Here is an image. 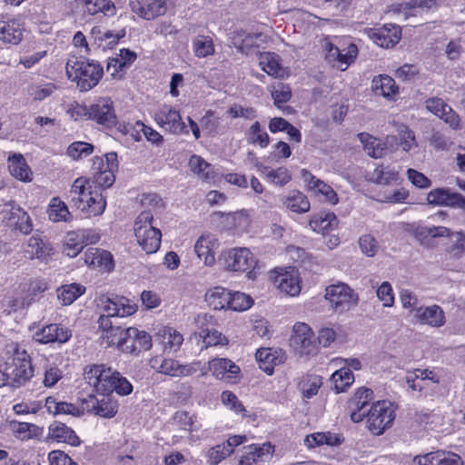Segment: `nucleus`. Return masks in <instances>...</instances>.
<instances>
[{"label":"nucleus","instance_id":"0e129e2a","mask_svg":"<svg viewBox=\"0 0 465 465\" xmlns=\"http://www.w3.org/2000/svg\"><path fill=\"white\" fill-rule=\"evenodd\" d=\"M358 54V48L354 44H351L346 53H342L341 50V57L337 58L335 62L339 63L337 66L344 71L347 69L348 65L354 61Z\"/></svg>","mask_w":465,"mask_h":465},{"label":"nucleus","instance_id":"a211bd4d","mask_svg":"<svg viewBox=\"0 0 465 465\" xmlns=\"http://www.w3.org/2000/svg\"><path fill=\"white\" fill-rule=\"evenodd\" d=\"M135 236L143 250L150 254L158 251L161 245L162 233L155 227H135Z\"/></svg>","mask_w":465,"mask_h":465},{"label":"nucleus","instance_id":"aec40b11","mask_svg":"<svg viewBox=\"0 0 465 465\" xmlns=\"http://www.w3.org/2000/svg\"><path fill=\"white\" fill-rule=\"evenodd\" d=\"M243 449L244 453L239 465H261L272 456L273 450L270 443H264L262 446L252 444Z\"/></svg>","mask_w":465,"mask_h":465},{"label":"nucleus","instance_id":"79ce46f5","mask_svg":"<svg viewBox=\"0 0 465 465\" xmlns=\"http://www.w3.org/2000/svg\"><path fill=\"white\" fill-rule=\"evenodd\" d=\"M84 242L78 235L77 231H72L67 232L64 240L63 252L71 257H76L81 251L84 249Z\"/></svg>","mask_w":465,"mask_h":465},{"label":"nucleus","instance_id":"e433bc0d","mask_svg":"<svg viewBox=\"0 0 465 465\" xmlns=\"http://www.w3.org/2000/svg\"><path fill=\"white\" fill-rule=\"evenodd\" d=\"M84 12L91 15L103 13L104 15L113 16L116 13L114 3L110 0H83Z\"/></svg>","mask_w":465,"mask_h":465},{"label":"nucleus","instance_id":"6ab92c4d","mask_svg":"<svg viewBox=\"0 0 465 465\" xmlns=\"http://www.w3.org/2000/svg\"><path fill=\"white\" fill-rule=\"evenodd\" d=\"M51 252L50 242L40 233L32 235L24 246L25 256L28 259H45Z\"/></svg>","mask_w":465,"mask_h":465},{"label":"nucleus","instance_id":"052dcab7","mask_svg":"<svg viewBox=\"0 0 465 465\" xmlns=\"http://www.w3.org/2000/svg\"><path fill=\"white\" fill-rule=\"evenodd\" d=\"M200 336L203 338V342L205 348L210 346H216L219 344L223 345L228 341L227 339L216 330L202 331Z\"/></svg>","mask_w":465,"mask_h":465},{"label":"nucleus","instance_id":"f704fd0d","mask_svg":"<svg viewBox=\"0 0 465 465\" xmlns=\"http://www.w3.org/2000/svg\"><path fill=\"white\" fill-rule=\"evenodd\" d=\"M231 292L223 287H215L206 293V301L214 310L230 309Z\"/></svg>","mask_w":465,"mask_h":465},{"label":"nucleus","instance_id":"72a5a7b5","mask_svg":"<svg viewBox=\"0 0 465 465\" xmlns=\"http://www.w3.org/2000/svg\"><path fill=\"white\" fill-rule=\"evenodd\" d=\"M83 206L84 207V211L90 215L96 216L104 212L106 207L105 198L96 186L94 190L88 192V198H86V202Z\"/></svg>","mask_w":465,"mask_h":465},{"label":"nucleus","instance_id":"774afa93","mask_svg":"<svg viewBox=\"0 0 465 465\" xmlns=\"http://www.w3.org/2000/svg\"><path fill=\"white\" fill-rule=\"evenodd\" d=\"M437 465H463V461L456 453L439 450Z\"/></svg>","mask_w":465,"mask_h":465},{"label":"nucleus","instance_id":"cd10ccee","mask_svg":"<svg viewBox=\"0 0 465 465\" xmlns=\"http://www.w3.org/2000/svg\"><path fill=\"white\" fill-rule=\"evenodd\" d=\"M8 169L12 176L22 181L30 182L32 172L22 154L14 153L8 157Z\"/></svg>","mask_w":465,"mask_h":465},{"label":"nucleus","instance_id":"69168bd1","mask_svg":"<svg viewBox=\"0 0 465 465\" xmlns=\"http://www.w3.org/2000/svg\"><path fill=\"white\" fill-rule=\"evenodd\" d=\"M222 401L236 413L245 411V409L237 396L230 391H225L221 395Z\"/></svg>","mask_w":465,"mask_h":465},{"label":"nucleus","instance_id":"20e7f679","mask_svg":"<svg viewBox=\"0 0 465 465\" xmlns=\"http://www.w3.org/2000/svg\"><path fill=\"white\" fill-rule=\"evenodd\" d=\"M9 382L13 387H20L26 383L34 375L31 359L25 350L15 348L11 362L5 363Z\"/></svg>","mask_w":465,"mask_h":465},{"label":"nucleus","instance_id":"9b49d317","mask_svg":"<svg viewBox=\"0 0 465 465\" xmlns=\"http://www.w3.org/2000/svg\"><path fill=\"white\" fill-rule=\"evenodd\" d=\"M86 401L89 411L103 418H113L118 411V402L114 394L109 391H95Z\"/></svg>","mask_w":465,"mask_h":465},{"label":"nucleus","instance_id":"f257e3e1","mask_svg":"<svg viewBox=\"0 0 465 465\" xmlns=\"http://www.w3.org/2000/svg\"><path fill=\"white\" fill-rule=\"evenodd\" d=\"M84 379L95 391H115L119 395H129L133 385L120 372L105 365H93L84 371Z\"/></svg>","mask_w":465,"mask_h":465},{"label":"nucleus","instance_id":"ddd939ff","mask_svg":"<svg viewBox=\"0 0 465 465\" xmlns=\"http://www.w3.org/2000/svg\"><path fill=\"white\" fill-rule=\"evenodd\" d=\"M223 260L225 269L233 272H245L254 262L252 254L247 248L229 250L223 253Z\"/></svg>","mask_w":465,"mask_h":465},{"label":"nucleus","instance_id":"6e6552de","mask_svg":"<svg viewBox=\"0 0 465 465\" xmlns=\"http://www.w3.org/2000/svg\"><path fill=\"white\" fill-rule=\"evenodd\" d=\"M202 375L204 376L209 371L213 375L221 381L228 383H236L240 380L241 369L229 359L214 358L208 362V367L199 366Z\"/></svg>","mask_w":465,"mask_h":465},{"label":"nucleus","instance_id":"5fc2aeb1","mask_svg":"<svg viewBox=\"0 0 465 465\" xmlns=\"http://www.w3.org/2000/svg\"><path fill=\"white\" fill-rule=\"evenodd\" d=\"M232 453V449L225 447V443L211 448L207 453V462L210 465H217Z\"/></svg>","mask_w":465,"mask_h":465},{"label":"nucleus","instance_id":"b1692460","mask_svg":"<svg viewBox=\"0 0 465 465\" xmlns=\"http://www.w3.org/2000/svg\"><path fill=\"white\" fill-rule=\"evenodd\" d=\"M24 26L20 19L0 21V40L17 45L23 38Z\"/></svg>","mask_w":465,"mask_h":465},{"label":"nucleus","instance_id":"4468645a","mask_svg":"<svg viewBox=\"0 0 465 465\" xmlns=\"http://www.w3.org/2000/svg\"><path fill=\"white\" fill-rule=\"evenodd\" d=\"M72 337V331L61 324L51 323L34 334L35 341L47 344L51 342L65 343Z\"/></svg>","mask_w":465,"mask_h":465},{"label":"nucleus","instance_id":"dca6fc26","mask_svg":"<svg viewBox=\"0 0 465 465\" xmlns=\"http://www.w3.org/2000/svg\"><path fill=\"white\" fill-rule=\"evenodd\" d=\"M428 203L465 209V197L449 188H437L427 195Z\"/></svg>","mask_w":465,"mask_h":465},{"label":"nucleus","instance_id":"de8ad7c7","mask_svg":"<svg viewBox=\"0 0 465 465\" xmlns=\"http://www.w3.org/2000/svg\"><path fill=\"white\" fill-rule=\"evenodd\" d=\"M256 359L261 363H263L265 366L261 368L269 374L272 375L273 373V365H277L281 362V359L276 357L272 351L271 349L262 348L257 351Z\"/></svg>","mask_w":465,"mask_h":465},{"label":"nucleus","instance_id":"37998d69","mask_svg":"<svg viewBox=\"0 0 465 465\" xmlns=\"http://www.w3.org/2000/svg\"><path fill=\"white\" fill-rule=\"evenodd\" d=\"M48 217L52 222L68 221L70 213L67 206L57 198L52 199L48 208Z\"/></svg>","mask_w":465,"mask_h":465},{"label":"nucleus","instance_id":"ea45409f","mask_svg":"<svg viewBox=\"0 0 465 465\" xmlns=\"http://www.w3.org/2000/svg\"><path fill=\"white\" fill-rule=\"evenodd\" d=\"M85 291V288L79 283H71L62 286L57 290L58 299L62 301L63 305H70Z\"/></svg>","mask_w":465,"mask_h":465},{"label":"nucleus","instance_id":"423d86ee","mask_svg":"<svg viewBox=\"0 0 465 465\" xmlns=\"http://www.w3.org/2000/svg\"><path fill=\"white\" fill-rule=\"evenodd\" d=\"M290 344L300 355H314L318 352V343L310 326L298 322L293 326Z\"/></svg>","mask_w":465,"mask_h":465},{"label":"nucleus","instance_id":"49530a36","mask_svg":"<svg viewBox=\"0 0 465 465\" xmlns=\"http://www.w3.org/2000/svg\"><path fill=\"white\" fill-rule=\"evenodd\" d=\"M145 20H153L167 12V0H144Z\"/></svg>","mask_w":465,"mask_h":465},{"label":"nucleus","instance_id":"2f4dec72","mask_svg":"<svg viewBox=\"0 0 465 465\" xmlns=\"http://www.w3.org/2000/svg\"><path fill=\"white\" fill-rule=\"evenodd\" d=\"M309 225L314 232L327 234L337 227L338 220L333 213H321L314 216Z\"/></svg>","mask_w":465,"mask_h":465},{"label":"nucleus","instance_id":"6e6d98bb","mask_svg":"<svg viewBox=\"0 0 465 465\" xmlns=\"http://www.w3.org/2000/svg\"><path fill=\"white\" fill-rule=\"evenodd\" d=\"M252 299L242 292H231L230 309L237 312H242L251 308Z\"/></svg>","mask_w":465,"mask_h":465},{"label":"nucleus","instance_id":"680f3d73","mask_svg":"<svg viewBox=\"0 0 465 465\" xmlns=\"http://www.w3.org/2000/svg\"><path fill=\"white\" fill-rule=\"evenodd\" d=\"M63 377L62 371L55 365H46L44 374L43 384L51 388L54 387Z\"/></svg>","mask_w":465,"mask_h":465},{"label":"nucleus","instance_id":"a18cd8bd","mask_svg":"<svg viewBox=\"0 0 465 465\" xmlns=\"http://www.w3.org/2000/svg\"><path fill=\"white\" fill-rule=\"evenodd\" d=\"M398 178V172L392 168H390L389 166H379L373 171L371 174V180L373 182L384 185L396 182Z\"/></svg>","mask_w":465,"mask_h":465},{"label":"nucleus","instance_id":"f03ea898","mask_svg":"<svg viewBox=\"0 0 465 465\" xmlns=\"http://www.w3.org/2000/svg\"><path fill=\"white\" fill-rule=\"evenodd\" d=\"M66 74L69 78L77 82V86L82 92L94 88L102 78L103 67L94 61H72L66 64Z\"/></svg>","mask_w":465,"mask_h":465},{"label":"nucleus","instance_id":"2eb2a0df","mask_svg":"<svg viewBox=\"0 0 465 465\" xmlns=\"http://www.w3.org/2000/svg\"><path fill=\"white\" fill-rule=\"evenodd\" d=\"M157 360L152 361V366L157 370L158 372L170 375L173 377H185L193 375L199 371L200 361H194L189 364H180L173 359H164L161 361L159 366H155Z\"/></svg>","mask_w":465,"mask_h":465},{"label":"nucleus","instance_id":"c9c22d12","mask_svg":"<svg viewBox=\"0 0 465 465\" xmlns=\"http://www.w3.org/2000/svg\"><path fill=\"white\" fill-rule=\"evenodd\" d=\"M259 171L273 184L284 186L292 180L289 170L285 167L272 169L269 166L259 165Z\"/></svg>","mask_w":465,"mask_h":465},{"label":"nucleus","instance_id":"e2e57ef3","mask_svg":"<svg viewBox=\"0 0 465 465\" xmlns=\"http://www.w3.org/2000/svg\"><path fill=\"white\" fill-rule=\"evenodd\" d=\"M377 297L385 307H391L394 303V294L390 282H383L377 289Z\"/></svg>","mask_w":465,"mask_h":465},{"label":"nucleus","instance_id":"58836bf2","mask_svg":"<svg viewBox=\"0 0 465 465\" xmlns=\"http://www.w3.org/2000/svg\"><path fill=\"white\" fill-rule=\"evenodd\" d=\"M337 393L344 391L354 381V376L349 368H341L334 371L331 378Z\"/></svg>","mask_w":465,"mask_h":465},{"label":"nucleus","instance_id":"412c9836","mask_svg":"<svg viewBox=\"0 0 465 465\" xmlns=\"http://www.w3.org/2000/svg\"><path fill=\"white\" fill-rule=\"evenodd\" d=\"M414 318L421 324L436 328L443 326L446 322L445 313L439 305L414 309Z\"/></svg>","mask_w":465,"mask_h":465},{"label":"nucleus","instance_id":"f3484780","mask_svg":"<svg viewBox=\"0 0 465 465\" xmlns=\"http://www.w3.org/2000/svg\"><path fill=\"white\" fill-rule=\"evenodd\" d=\"M425 106L428 109V111L442 119L451 128L457 129L459 127V115L441 98H429L425 101Z\"/></svg>","mask_w":465,"mask_h":465},{"label":"nucleus","instance_id":"3c124183","mask_svg":"<svg viewBox=\"0 0 465 465\" xmlns=\"http://www.w3.org/2000/svg\"><path fill=\"white\" fill-rule=\"evenodd\" d=\"M270 91L274 101V104L279 108L282 104L287 103L292 98V90L290 86L282 83L272 85Z\"/></svg>","mask_w":465,"mask_h":465},{"label":"nucleus","instance_id":"4c0bfd02","mask_svg":"<svg viewBox=\"0 0 465 465\" xmlns=\"http://www.w3.org/2000/svg\"><path fill=\"white\" fill-rule=\"evenodd\" d=\"M190 170L200 179L210 181L213 179V168L199 155L191 156L188 163Z\"/></svg>","mask_w":465,"mask_h":465},{"label":"nucleus","instance_id":"338daca9","mask_svg":"<svg viewBox=\"0 0 465 465\" xmlns=\"http://www.w3.org/2000/svg\"><path fill=\"white\" fill-rule=\"evenodd\" d=\"M202 127L210 134H215L218 132L219 119L214 116L212 111H208L200 120Z\"/></svg>","mask_w":465,"mask_h":465},{"label":"nucleus","instance_id":"a878e982","mask_svg":"<svg viewBox=\"0 0 465 465\" xmlns=\"http://www.w3.org/2000/svg\"><path fill=\"white\" fill-rule=\"evenodd\" d=\"M283 205L290 211L297 213H305L310 211L311 204L305 194L292 190L282 197Z\"/></svg>","mask_w":465,"mask_h":465},{"label":"nucleus","instance_id":"7ed1b4c3","mask_svg":"<svg viewBox=\"0 0 465 465\" xmlns=\"http://www.w3.org/2000/svg\"><path fill=\"white\" fill-rule=\"evenodd\" d=\"M102 312L97 323L99 327H111V323H117L120 319L134 314L137 307L125 297L106 298L102 300Z\"/></svg>","mask_w":465,"mask_h":465},{"label":"nucleus","instance_id":"9d476101","mask_svg":"<svg viewBox=\"0 0 465 465\" xmlns=\"http://www.w3.org/2000/svg\"><path fill=\"white\" fill-rule=\"evenodd\" d=\"M154 120L163 129L171 134H188L180 113L171 105L164 104L159 108L154 114Z\"/></svg>","mask_w":465,"mask_h":465},{"label":"nucleus","instance_id":"7c9ffc66","mask_svg":"<svg viewBox=\"0 0 465 465\" xmlns=\"http://www.w3.org/2000/svg\"><path fill=\"white\" fill-rule=\"evenodd\" d=\"M102 330V338L106 341L107 346L116 345L121 351L124 341L126 328L119 322L111 323V327H99Z\"/></svg>","mask_w":465,"mask_h":465},{"label":"nucleus","instance_id":"13d9d810","mask_svg":"<svg viewBox=\"0 0 465 465\" xmlns=\"http://www.w3.org/2000/svg\"><path fill=\"white\" fill-rule=\"evenodd\" d=\"M115 181L114 171L104 169V171L94 173L92 183L99 188H108Z\"/></svg>","mask_w":465,"mask_h":465},{"label":"nucleus","instance_id":"1a4fd4ad","mask_svg":"<svg viewBox=\"0 0 465 465\" xmlns=\"http://www.w3.org/2000/svg\"><path fill=\"white\" fill-rule=\"evenodd\" d=\"M84 112L89 119L104 127L109 128L116 124V114L111 98H100L90 106L84 108Z\"/></svg>","mask_w":465,"mask_h":465},{"label":"nucleus","instance_id":"0eeeda50","mask_svg":"<svg viewBox=\"0 0 465 465\" xmlns=\"http://www.w3.org/2000/svg\"><path fill=\"white\" fill-rule=\"evenodd\" d=\"M325 299L333 309L341 312L350 310L358 303V295L345 283L327 287Z\"/></svg>","mask_w":465,"mask_h":465},{"label":"nucleus","instance_id":"603ef678","mask_svg":"<svg viewBox=\"0 0 465 465\" xmlns=\"http://www.w3.org/2000/svg\"><path fill=\"white\" fill-rule=\"evenodd\" d=\"M248 139L250 143H258L262 148H265L270 143L268 134L262 129L258 121L251 125Z\"/></svg>","mask_w":465,"mask_h":465},{"label":"nucleus","instance_id":"bf43d9fd","mask_svg":"<svg viewBox=\"0 0 465 465\" xmlns=\"http://www.w3.org/2000/svg\"><path fill=\"white\" fill-rule=\"evenodd\" d=\"M94 146L84 142L73 143L67 149V153L74 159L87 156L93 153Z\"/></svg>","mask_w":465,"mask_h":465},{"label":"nucleus","instance_id":"864d4df0","mask_svg":"<svg viewBox=\"0 0 465 465\" xmlns=\"http://www.w3.org/2000/svg\"><path fill=\"white\" fill-rule=\"evenodd\" d=\"M373 391L368 388H360L350 401L351 409H365L372 399Z\"/></svg>","mask_w":465,"mask_h":465},{"label":"nucleus","instance_id":"f8f14e48","mask_svg":"<svg viewBox=\"0 0 465 465\" xmlns=\"http://www.w3.org/2000/svg\"><path fill=\"white\" fill-rule=\"evenodd\" d=\"M152 347V338L144 331L136 328H126L122 351L137 355L143 351H148Z\"/></svg>","mask_w":465,"mask_h":465},{"label":"nucleus","instance_id":"39448f33","mask_svg":"<svg viewBox=\"0 0 465 465\" xmlns=\"http://www.w3.org/2000/svg\"><path fill=\"white\" fill-rule=\"evenodd\" d=\"M394 418L390 402L377 401L368 410L367 428L372 434L381 435L391 425Z\"/></svg>","mask_w":465,"mask_h":465},{"label":"nucleus","instance_id":"09e8293b","mask_svg":"<svg viewBox=\"0 0 465 465\" xmlns=\"http://www.w3.org/2000/svg\"><path fill=\"white\" fill-rule=\"evenodd\" d=\"M56 89V86L52 83L44 84H31L27 88V94L35 101H43L49 97Z\"/></svg>","mask_w":465,"mask_h":465},{"label":"nucleus","instance_id":"bb28decb","mask_svg":"<svg viewBox=\"0 0 465 465\" xmlns=\"http://www.w3.org/2000/svg\"><path fill=\"white\" fill-rule=\"evenodd\" d=\"M216 244V239L212 235L201 236L195 245L194 251L200 260H203L205 265H212L214 263V252L213 247Z\"/></svg>","mask_w":465,"mask_h":465},{"label":"nucleus","instance_id":"c756f323","mask_svg":"<svg viewBox=\"0 0 465 465\" xmlns=\"http://www.w3.org/2000/svg\"><path fill=\"white\" fill-rule=\"evenodd\" d=\"M274 284L281 292L290 296L298 295L301 292L300 281L293 273H280L275 277Z\"/></svg>","mask_w":465,"mask_h":465},{"label":"nucleus","instance_id":"473e14b6","mask_svg":"<svg viewBox=\"0 0 465 465\" xmlns=\"http://www.w3.org/2000/svg\"><path fill=\"white\" fill-rule=\"evenodd\" d=\"M372 89L376 94L389 99L393 98L399 93L395 81L389 75L374 77L372 80Z\"/></svg>","mask_w":465,"mask_h":465},{"label":"nucleus","instance_id":"c85d7f7f","mask_svg":"<svg viewBox=\"0 0 465 465\" xmlns=\"http://www.w3.org/2000/svg\"><path fill=\"white\" fill-rule=\"evenodd\" d=\"M90 190L93 189L89 179L79 177L74 182L70 190V195L72 197V202L77 209L84 211L83 204L86 202V198H88V192Z\"/></svg>","mask_w":465,"mask_h":465},{"label":"nucleus","instance_id":"5701e85b","mask_svg":"<svg viewBox=\"0 0 465 465\" xmlns=\"http://www.w3.org/2000/svg\"><path fill=\"white\" fill-rule=\"evenodd\" d=\"M401 32L400 26L388 24L381 28L376 29L372 33L371 37L378 45L390 48L400 41Z\"/></svg>","mask_w":465,"mask_h":465},{"label":"nucleus","instance_id":"4d7b16f0","mask_svg":"<svg viewBox=\"0 0 465 465\" xmlns=\"http://www.w3.org/2000/svg\"><path fill=\"white\" fill-rule=\"evenodd\" d=\"M361 251L368 257H373L379 251L378 241L371 234H364L359 239Z\"/></svg>","mask_w":465,"mask_h":465},{"label":"nucleus","instance_id":"4be33fe9","mask_svg":"<svg viewBox=\"0 0 465 465\" xmlns=\"http://www.w3.org/2000/svg\"><path fill=\"white\" fill-rule=\"evenodd\" d=\"M48 439L56 442L67 443L76 447L81 444L79 437L70 427L63 422L54 421L48 428Z\"/></svg>","mask_w":465,"mask_h":465},{"label":"nucleus","instance_id":"a19ab883","mask_svg":"<svg viewBox=\"0 0 465 465\" xmlns=\"http://www.w3.org/2000/svg\"><path fill=\"white\" fill-rule=\"evenodd\" d=\"M260 65L269 75L275 77H282L283 75V69L279 64L278 56L274 54H262L260 57Z\"/></svg>","mask_w":465,"mask_h":465},{"label":"nucleus","instance_id":"c03bdc74","mask_svg":"<svg viewBox=\"0 0 465 465\" xmlns=\"http://www.w3.org/2000/svg\"><path fill=\"white\" fill-rule=\"evenodd\" d=\"M193 47L197 57L203 58L214 53V46L211 37L198 35L193 39Z\"/></svg>","mask_w":465,"mask_h":465},{"label":"nucleus","instance_id":"8fccbe9b","mask_svg":"<svg viewBox=\"0 0 465 465\" xmlns=\"http://www.w3.org/2000/svg\"><path fill=\"white\" fill-rule=\"evenodd\" d=\"M163 337L164 351L168 352L176 351L183 341V335L172 329L164 330Z\"/></svg>","mask_w":465,"mask_h":465},{"label":"nucleus","instance_id":"393cba45","mask_svg":"<svg viewBox=\"0 0 465 465\" xmlns=\"http://www.w3.org/2000/svg\"><path fill=\"white\" fill-rule=\"evenodd\" d=\"M84 262L94 268L104 267L111 271L113 268V256L105 250L89 248L84 252Z\"/></svg>","mask_w":465,"mask_h":465}]
</instances>
